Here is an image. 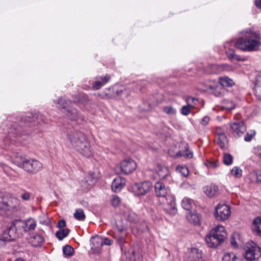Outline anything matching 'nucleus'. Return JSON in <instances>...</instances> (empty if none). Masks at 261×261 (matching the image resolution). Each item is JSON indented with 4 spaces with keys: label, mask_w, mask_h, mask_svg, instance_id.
Instances as JSON below:
<instances>
[{
    "label": "nucleus",
    "mask_w": 261,
    "mask_h": 261,
    "mask_svg": "<svg viewBox=\"0 0 261 261\" xmlns=\"http://www.w3.org/2000/svg\"><path fill=\"white\" fill-rule=\"evenodd\" d=\"M231 215L230 207L225 204H219L215 208V216L219 221H225Z\"/></svg>",
    "instance_id": "8"
},
{
    "label": "nucleus",
    "mask_w": 261,
    "mask_h": 261,
    "mask_svg": "<svg viewBox=\"0 0 261 261\" xmlns=\"http://www.w3.org/2000/svg\"><path fill=\"white\" fill-rule=\"evenodd\" d=\"M44 240L43 237L39 234H34L31 237L30 242L32 246L34 247L40 246L44 242Z\"/></svg>",
    "instance_id": "24"
},
{
    "label": "nucleus",
    "mask_w": 261,
    "mask_h": 261,
    "mask_svg": "<svg viewBox=\"0 0 261 261\" xmlns=\"http://www.w3.org/2000/svg\"><path fill=\"white\" fill-rule=\"evenodd\" d=\"M129 256L128 261H143L142 257L139 253H136L134 250H130L128 252Z\"/></svg>",
    "instance_id": "33"
},
{
    "label": "nucleus",
    "mask_w": 261,
    "mask_h": 261,
    "mask_svg": "<svg viewBox=\"0 0 261 261\" xmlns=\"http://www.w3.org/2000/svg\"><path fill=\"white\" fill-rule=\"evenodd\" d=\"M75 218L80 221L84 220L85 219V215L84 211L82 209H77L74 214Z\"/></svg>",
    "instance_id": "35"
},
{
    "label": "nucleus",
    "mask_w": 261,
    "mask_h": 261,
    "mask_svg": "<svg viewBox=\"0 0 261 261\" xmlns=\"http://www.w3.org/2000/svg\"><path fill=\"white\" fill-rule=\"evenodd\" d=\"M136 168V163L130 159L124 160L120 163L121 171L125 174L132 173Z\"/></svg>",
    "instance_id": "13"
},
{
    "label": "nucleus",
    "mask_w": 261,
    "mask_h": 261,
    "mask_svg": "<svg viewBox=\"0 0 261 261\" xmlns=\"http://www.w3.org/2000/svg\"><path fill=\"white\" fill-rule=\"evenodd\" d=\"M66 225V222L64 220H60L57 224V227L60 229H64L63 228Z\"/></svg>",
    "instance_id": "55"
},
{
    "label": "nucleus",
    "mask_w": 261,
    "mask_h": 261,
    "mask_svg": "<svg viewBox=\"0 0 261 261\" xmlns=\"http://www.w3.org/2000/svg\"><path fill=\"white\" fill-rule=\"evenodd\" d=\"M14 162L18 167L32 174L37 173L43 168L42 164L38 160L29 159L21 155L16 156Z\"/></svg>",
    "instance_id": "3"
},
{
    "label": "nucleus",
    "mask_w": 261,
    "mask_h": 261,
    "mask_svg": "<svg viewBox=\"0 0 261 261\" xmlns=\"http://www.w3.org/2000/svg\"><path fill=\"white\" fill-rule=\"evenodd\" d=\"M244 36L239 38L235 43V47L244 51H256L261 46L259 35L250 29L242 32Z\"/></svg>",
    "instance_id": "1"
},
{
    "label": "nucleus",
    "mask_w": 261,
    "mask_h": 261,
    "mask_svg": "<svg viewBox=\"0 0 261 261\" xmlns=\"http://www.w3.org/2000/svg\"><path fill=\"white\" fill-rule=\"evenodd\" d=\"M185 261H205V259L202 250L192 248L187 252Z\"/></svg>",
    "instance_id": "12"
},
{
    "label": "nucleus",
    "mask_w": 261,
    "mask_h": 261,
    "mask_svg": "<svg viewBox=\"0 0 261 261\" xmlns=\"http://www.w3.org/2000/svg\"><path fill=\"white\" fill-rule=\"evenodd\" d=\"M203 191L205 194L211 198L216 197L219 195V190L218 186L211 184L203 188Z\"/></svg>",
    "instance_id": "18"
},
{
    "label": "nucleus",
    "mask_w": 261,
    "mask_h": 261,
    "mask_svg": "<svg viewBox=\"0 0 261 261\" xmlns=\"http://www.w3.org/2000/svg\"><path fill=\"white\" fill-rule=\"evenodd\" d=\"M18 199L13 197L8 194H0V215L6 211H10L16 208L19 205Z\"/></svg>",
    "instance_id": "5"
},
{
    "label": "nucleus",
    "mask_w": 261,
    "mask_h": 261,
    "mask_svg": "<svg viewBox=\"0 0 261 261\" xmlns=\"http://www.w3.org/2000/svg\"><path fill=\"white\" fill-rule=\"evenodd\" d=\"M204 90L218 97L222 96L226 92V89L216 81L208 83Z\"/></svg>",
    "instance_id": "10"
},
{
    "label": "nucleus",
    "mask_w": 261,
    "mask_h": 261,
    "mask_svg": "<svg viewBox=\"0 0 261 261\" xmlns=\"http://www.w3.org/2000/svg\"><path fill=\"white\" fill-rule=\"evenodd\" d=\"M227 236L224 227L218 225L211 230L205 237V241L210 247L215 248L224 241Z\"/></svg>",
    "instance_id": "4"
},
{
    "label": "nucleus",
    "mask_w": 261,
    "mask_h": 261,
    "mask_svg": "<svg viewBox=\"0 0 261 261\" xmlns=\"http://www.w3.org/2000/svg\"><path fill=\"white\" fill-rule=\"evenodd\" d=\"M117 241H118V243H119L120 244H121L123 243V242H124V239H123V237H121L119 238L118 239V240H117Z\"/></svg>",
    "instance_id": "60"
},
{
    "label": "nucleus",
    "mask_w": 261,
    "mask_h": 261,
    "mask_svg": "<svg viewBox=\"0 0 261 261\" xmlns=\"http://www.w3.org/2000/svg\"><path fill=\"white\" fill-rule=\"evenodd\" d=\"M246 130V126L242 121H237L230 123V131L236 137L242 136Z\"/></svg>",
    "instance_id": "11"
},
{
    "label": "nucleus",
    "mask_w": 261,
    "mask_h": 261,
    "mask_svg": "<svg viewBox=\"0 0 261 261\" xmlns=\"http://www.w3.org/2000/svg\"><path fill=\"white\" fill-rule=\"evenodd\" d=\"M50 220L49 218L44 214L40 217V223L42 224L48 225H49Z\"/></svg>",
    "instance_id": "49"
},
{
    "label": "nucleus",
    "mask_w": 261,
    "mask_h": 261,
    "mask_svg": "<svg viewBox=\"0 0 261 261\" xmlns=\"http://www.w3.org/2000/svg\"><path fill=\"white\" fill-rule=\"evenodd\" d=\"M125 185V179L121 177L115 178L112 184V189L115 192H120Z\"/></svg>",
    "instance_id": "21"
},
{
    "label": "nucleus",
    "mask_w": 261,
    "mask_h": 261,
    "mask_svg": "<svg viewBox=\"0 0 261 261\" xmlns=\"http://www.w3.org/2000/svg\"><path fill=\"white\" fill-rule=\"evenodd\" d=\"M16 225L18 227L23 228L24 232H29L35 229L37 224L35 220L31 218L23 221H16Z\"/></svg>",
    "instance_id": "14"
},
{
    "label": "nucleus",
    "mask_w": 261,
    "mask_h": 261,
    "mask_svg": "<svg viewBox=\"0 0 261 261\" xmlns=\"http://www.w3.org/2000/svg\"><path fill=\"white\" fill-rule=\"evenodd\" d=\"M163 111L169 115H174L176 114V110L172 107H165L163 108Z\"/></svg>",
    "instance_id": "43"
},
{
    "label": "nucleus",
    "mask_w": 261,
    "mask_h": 261,
    "mask_svg": "<svg viewBox=\"0 0 261 261\" xmlns=\"http://www.w3.org/2000/svg\"><path fill=\"white\" fill-rule=\"evenodd\" d=\"M97 95L100 96L101 98L103 99H108L115 97L114 95H109L108 93H105L103 95H100L99 93H98Z\"/></svg>",
    "instance_id": "53"
},
{
    "label": "nucleus",
    "mask_w": 261,
    "mask_h": 261,
    "mask_svg": "<svg viewBox=\"0 0 261 261\" xmlns=\"http://www.w3.org/2000/svg\"><path fill=\"white\" fill-rule=\"evenodd\" d=\"M155 193L157 197H162L164 199L166 198L168 195L170 190L168 187L162 182L158 181L154 185Z\"/></svg>",
    "instance_id": "15"
},
{
    "label": "nucleus",
    "mask_w": 261,
    "mask_h": 261,
    "mask_svg": "<svg viewBox=\"0 0 261 261\" xmlns=\"http://www.w3.org/2000/svg\"><path fill=\"white\" fill-rule=\"evenodd\" d=\"M31 194L29 192H25L21 194V197L23 200H29L30 198Z\"/></svg>",
    "instance_id": "54"
},
{
    "label": "nucleus",
    "mask_w": 261,
    "mask_h": 261,
    "mask_svg": "<svg viewBox=\"0 0 261 261\" xmlns=\"http://www.w3.org/2000/svg\"><path fill=\"white\" fill-rule=\"evenodd\" d=\"M188 220L195 225H199L201 220V216L197 213H190L187 216Z\"/></svg>",
    "instance_id": "26"
},
{
    "label": "nucleus",
    "mask_w": 261,
    "mask_h": 261,
    "mask_svg": "<svg viewBox=\"0 0 261 261\" xmlns=\"http://www.w3.org/2000/svg\"><path fill=\"white\" fill-rule=\"evenodd\" d=\"M209 121H210V117L207 116H205L203 117L202 118V119H201L200 124L202 126H206L208 124Z\"/></svg>",
    "instance_id": "52"
},
{
    "label": "nucleus",
    "mask_w": 261,
    "mask_h": 261,
    "mask_svg": "<svg viewBox=\"0 0 261 261\" xmlns=\"http://www.w3.org/2000/svg\"><path fill=\"white\" fill-rule=\"evenodd\" d=\"M192 108L190 107L187 105L186 106H184L183 107H182V108L181 109V113L183 115L187 116L190 113L191 109Z\"/></svg>",
    "instance_id": "48"
},
{
    "label": "nucleus",
    "mask_w": 261,
    "mask_h": 261,
    "mask_svg": "<svg viewBox=\"0 0 261 261\" xmlns=\"http://www.w3.org/2000/svg\"><path fill=\"white\" fill-rule=\"evenodd\" d=\"M68 139L71 144L83 155L89 158L92 154L91 145L85 135L81 132H74L68 134Z\"/></svg>",
    "instance_id": "2"
},
{
    "label": "nucleus",
    "mask_w": 261,
    "mask_h": 261,
    "mask_svg": "<svg viewBox=\"0 0 261 261\" xmlns=\"http://www.w3.org/2000/svg\"><path fill=\"white\" fill-rule=\"evenodd\" d=\"M256 132L254 130H249L248 131L244 136V141L246 142H250L252 138L255 136Z\"/></svg>",
    "instance_id": "38"
},
{
    "label": "nucleus",
    "mask_w": 261,
    "mask_h": 261,
    "mask_svg": "<svg viewBox=\"0 0 261 261\" xmlns=\"http://www.w3.org/2000/svg\"><path fill=\"white\" fill-rule=\"evenodd\" d=\"M226 54L227 57L231 60H233L234 57L236 55L234 50L232 49H228L226 51Z\"/></svg>",
    "instance_id": "51"
},
{
    "label": "nucleus",
    "mask_w": 261,
    "mask_h": 261,
    "mask_svg": "<svg viewBox=\"0 0 261 261\" xmlns=\"http://www.w3.org/2000/svg\"><path fill=\"white\" fill-rule=\"evenodd\" d=\"M96 79L92 84V87L95 90H98L108 83L111 80V77L107 74L104 77H97Z\"/></svg>",
    "instance_id": "19"
},
{
    "label": "nucleus",
    "mask_w": 261,
    "mask_h": 261,
    "mask_svg": "<svg viewBox=\"0 0 261 261\" xmlns=\"http://www.w3.org/2000/svg\"><path fill=\"white\" fill-rule=\"evenodd\" d=\"M186 101L188 106L194 108L195 106L196 103L198 102V99L193 97H189L187 98Z\"/></svg>",
    "instance_id": "44"
},
{
    "label": "nucleus",
    "mask_w": 261,
    "mask_h": 261,
    "mask_svg": "<svg viewBox=\"0 0 261 261\" xmlns=\"http://www.w3.org/2000/svg\"><path fill=\"white\" fill-rule=\"evenodd\" d=\"M73 251V248L68 245H65L63 248V253L66 256H71Z\"/></svg>",
    "instance_id": "37"
},
{
    "label": "nucleus",
    "mask_w": 261,
    "mask_h": 261,
    "mask_svg": "<svg viewBox=\"0 0 261 261\" xmlns=\"http://www.w3.org/2000/svg\"><path fill=\"white\" fill-rule=\"evenodd\" d=\"M112 240L107 238L93 237L92 244L93 247L96 250H99L103 245H111Z\"/></svg>",
    "instance_id": "17"
},
{
    "label": "nucleus",
    "mask_w": 261,
    "mask_h": 261,
    "mask_svg": "<svg viewBox=\"0 0 261 261\" xmlns=\"http://www.w3.org/2000/svg\"><path fill=\"white\" fill-rule=\"evenodd\" d=\"M95 181V179L94 178H93L92 180H91V182L93 184Z\"/></svg>",
    "instance_id": "62"
},
{
    "label": "nucleus",
    "mask_w": 261,
    "mask_h": 261,
    "mask_svg": "<svg viewBox=\"0 0 261 261\" xmlns=\"http://www.w3.org/2000/svg\"><path fill=\"white\" fill-rule=\"evenodd\" d=\"M152 188V184L148 181L136 183L129 187V190L135 195H144Z\"/></svg>",
    "instance_id": "7"
},
{
    "label": "nucleus",
    "mask_w": 261,
    "mask_h": 261,
    "mask_svg": "<svg viewBox=\"0 0 261 261\" xmlns=\"http://www.w3.org/2000/svg\"><path fill=\"white\" fill-rule=\"evenodd\" d=\"M176 171L181 173V175L186 177L189 174V170L187 167L183 166H178L176 167Z\"/></svg>",
    "instance_id": "39"
},
{
    "label": "nucleus",
    "mask_w": 261,
    "mask_h": 261,
    "mask_svg": "<svg viewBox=\"0 0 261 261\" xmlns=\"http://www.w3.org/2000/svg\"><path fill=\"white\" fill-rule=\"evenodd\" d=\"M17 225L16 222L14 224H12L7 229L8 233H9L8 238L10 240V241H14L16 238L21 237L22 233L19 232L17 230Z\"/></svg>",
    "instance_id": "20"
},
{
    "label": "nucleus",
    "mask_w": 261,
    "mask_h": 261,
    "mask_svg": "<svg viewBox=\"0 0 261 261\" xmlns=\"http://www.w3.org/2000/svg\"><path fill=\"white\" fill-rule=\"evenodd\" d=\"M242 170L238 167H234L231 170V174L237 178H239L242 176Z\"/></svg>",
    "instance_id": "42"
},
{
    "label": "nucleus",
    "mask_w": 261,
    "mask_h": 261,
    "mask_svg": "<svg viewBox=\"0 0 261 261\" xmlns=\"http://www.w3.org/2000/svg\"><path fill=\"white\" fill-rule=\"evenodd\" d=\"M230 244L231 246L234 248L237 247V242L234 240V237L233 235L231 236V239H230Z\"/></svg>",
    "instance_id": "57"
},
{
    "label": "nucleus",
    "mask_w": 261,
    "mask_h": 261,
    "mask_svg": "<svg viewBox=\"0 0 261 261\" xmlns=\"http://www.w3.org/2000/svg\"><path fill=\"white\" fill-rule=\"evenodd\" d=\"M9 233H8V231L6 229L1 235L0 237V241H3L5 242H11L10 240L8 238Z\"/></svg>",
    "instance_id": "50"
},
{
    "label": "nucleus",
    "mask_w": 261,
    "mask_h": 261,
    "mask_svg": "<svg viewBox=\"0 0 261 261\" xmlns=\"http://www.w3.org/2000/svg\"><path fill=\"white\" fill-rule=\"evenodd\" d=\"M95 244H96V245L97 246V245H99V243H96Z\"/></svg>",
    "instance_id": "63"
},
{
    "label": "nucleus",
    "mask_w": 261,
    "mask_h": 261,
    "mask_svg": "<svg viewBox=\"0 0 261 261\" xmlns=\"http://www.w3.org/2000/svg\"><path fill=\"white\" fill-rule=\"evenodd\" d=\"M68 119L72 121H83L84 117L76 109H68L66 112H63Z\"/></svg>",
    "instance_id": "16"
},
{
    "label": "nucleus",
    "mask_w": 261,
    "mask_h": 261,
    "mask_svg": "<svg viewBox=\"0 0 261 261\" xmlns=\"http://www.w3.org/2000/svg\"><path fill=\"white\" fill-rule=\"evenodd\" d=\"M69 231L70 230L68 228L60 229L56 232V236L59 240L61 241L68 236Z\"/></svg>",
    "instance_id": "34"
},
{
    "label": "nucleus",
    "mask_w": 261,
    "mask_h": 261,
    "mask_svg": "<svg viewBox=\"0 0 261 261\" xmlns=\"http://www.w3.org/2000/svg\"><path fill=\"white\" fill-rule=\"evenodd\" d=\"M54 102L57 107L61 110L63 112H66L68 109V107L70 106L72 103V101L66 99L63 97L59 98L57 100H55Z\"/></svg>",
    "instance_id": "22"
},
{
    "label": "nucleus",
    "mask_w": 261,
    "mask_h": 261,
    "mask_svg": "<svg viewBox=\"0 0 261 261\" xmlns=\"http://www.w3.org/2000/svg\"><path fill=\"white\" fill-rule=\"evenodd\" d=\"M254 91L256 98L261 100V76L257 77Z\"/></svg>",
    "instance_id": "30"
},
{
    "label": "nucleus",
    "mask_w": 261,
    "mask_h": 261,
    "mask_svg": "<svg viewBox=\"0 0 261 261\" xmlns=\"http://www.w3.org/2000/svg\"><path fill=\"white\" fill-rule=\"evenodd\" d=\"M163 207L168 214L175 215L177 212L175 198L171 196H168L164 198L163 201Z\"/></svg>",
    "instance_id": "9"
},
{
    "label": "nucleus",
    "mask_w": 261,
    "mask_h": 261,
    "mask_svg": "<svg viewBox=\"0 0 261 261\" xmlns=\"http://www.w3.org/2000/svg\"><path fill=\"white\" fill-rule=\"evenodd\" d=\"M233 60H236L238 61H244L245 60L243 59L240 56L236 55H235Z\"/></svg>",
    "instance_id": "58"
},
{
    "label": "nucleus",
    "mask_w": 261,
    "mask_h": 261,
    "mask_svg": "<svg viewBox=\"0 0 261 261\" xmlns=\"http://www.w3.org/2000/svg\"><path fill=\"white\" fill-rule=\"evenodd\" d=\"M195 205L193 200L188 197H185L181 201L182 207L187 211H190Z\"/></svg>",
    "instance_id": "28"
},
{
    "label": "nucleus",
    "mask_w": 261,
    "mask_h": 261,
    "mask_svg": "<svg viewBox=\"0 0 261 261\" xmlns=\"http://www.w3.org/2000/svg\"><path fill=\"white\" fill-rule=\"evenodd\" d=\"M218 145L223 149L226 148L227 140L226 135L224 133H220L218 135L216 139Z\"/></svg>",
    "instance_id": "25"
},
{
    "label": "nucleus",
    "mask_w": 261,
    "mask_h": 261,
    "mask_svg": "<svg viewBox=\"0 0 261 261\" xmlns=\"http://www.w3.org/2000/svg\"><path fill=\"white\" fill-rule=\"evenodd\" d=\"M245 258L250 261L258 259L261 256L260 248L252 241L248 242L245 245Z\"/></svg>",
    "instance_id": "6"
},
{
    "label": "nucleus",
    "mask_w": 261,
    "mask_h": 261,
    "mask_svg": "<svg viewBox=\"0 0 261 261\" xmlns=\"http://www.w3.org/2000/svg\"><path fill=\"white\" fill-rule=\"evenodd\" d=\"M73 102L75 103H79L86 106L89 101L88 95L85 93H79L75 95L73 97Z\"/></svg>",
    "instance_id": "23"
},
{
    "label": "nucleus",
    "mask_w": 261,
    "mask_h": 261,
    "mask_svg": "<svg viewBox=\"0 0 261 261\" xmlns=\"http://www.w3.org/2000/svg\"><path fill=\"white\" fill-rule=\"evenodd\" d=\"M236 105L234 103L229 100H226L223 103V107L224 109L227 110H232L235 108Z\"/></svg>",
    "instance_id": "36"
},
{
    "label": "nucleus",
    "mask_w": 261,
    "mask_h": 261,
    "mask_svg": "<svg viewBox=\"0 0 261 261\" xmlns=\"http://www.w3.org/2000/svg\"><path fill=\"white\" fill-rule=\"evenodd\" d=\"M169 173L168 168L165 166H159L157 169V174L161 179L166 178Z\"/></svg>",
    "instance_id": "32"
},
{
    "label": "nucleus",
    "mask_w": 261,
    "mask_h": 261,
    "mask_svg": "<svg viewBox=\"0 0 261 261\" xmlns=\"http://www.w3.org/2000/svg\"><path fill=\"white\" fill-rule=\"evenodd\" d=\"M112 90L114 92L113 95H114L115 96H121L124 92V89L122 87L118 88L116 86H114L112 88Z\"/></svg>",
    "instance_id": "46"
},
{
    "label": "nucleus",
    "mask_w": 261,
    "mask_h": 261,
    "mask_svg": "<svg viewBox=\"0 0 261 261\" xmlns=\"http://www.w3.org/2000/svg\"><path fill=\"white\" fill-rule=\"evenodd\" d=\"M237 257L233 253H227L225 254L222 258V261H234Z\"/></svg>",
    "instance_id": "41"
},
{
    "label": "nucleus",
    "mask_w": 261,
    "mask_h": 261,
    "mask_svg": "<svg viewBox=\"0 0 261 261\" xmlns=\"http://www.w3.org/2000/svg\"><path fill=\"white\" fill-rule=\"evenodd\" d=\"M193 152L189 150V146L186 145L185 146V150L181 152V151H178L176 153L175 157L178 158L181 156H185L188 159H191L193 157Z\"/></svg>",
    "instance_id": "31"
},
{
    "label": "nucleus",
    "mask_w": 261,
    "mask_h": 261,
    "mask_svg": "<svg viewBox=\"0 0 261 261\" xmlns=\"http://www.w3.org/2000/svg\"><path fill=\"white\" fill-rule=\"evenodd\" d=\"M216 166H217L215 164V165H214V166H213V167H216Z\"/></svg>",
    "instance_id": "64"
},
{
    "label": "nucleus",
    "mask_w": 261,
    "mask_h": 261,
    "mask_svg": "<svg viewBox=\"0 0 261 261\" xmlns=\"http://www.w3.org/2000/svg\"><path fill=\"white\" fill-rule=\"evenodd\" d=\"M252 229L258 236L261 237V218H256L252 222Z\"/></svg>",
    "instance_id": "27"
},
{
    "label": "nucleus",
    "mask_w": 261,
    "mask_h": 261,
    "mask_svg": "<svg viewBox=\"0 0 261 261\" xmlns=\"http://www.w3.org/2000/svg\"><path fill=\"white\" fill-rule=\"evenodd\" d=\"M256 181L261 182V171H257L256 172Z\"/></svg>",
    "instance_id": "56"
},
{
    "label": "nucleus",
    "mask_w": 261,
    "mask_h": 261,
    "mask_svg": "<svg viewBox=\"0 0 261 261\" xmlns=\"http://www.w3.org/2000/svg\"><path fill=\"white\" fill-rule=\"evenodd\" d=\"M218 83L223 88L231 87L234 84L233 81L227 76L220 77Z\"/></svg>",
    "instance_id": "29"
},
{
    "label": "nucleus",
    "mask_w": 261,
    "mask_h": 261,
    "mask_svg": "<svg viewBox=\"0 0 261 261\" xmlns=\"http://www.w3.org/2000/svg\"><path fill=\"white\" fill-rule=\"evenodd\" d=\"M233 162V156L229 153H226L224 154L223 163L228 166L232 164Z\"/></svg>",
    "instance_id": "40"
},
{
    "label": "nucleus",
    "mask_w": 261,
    "mask_h": 261,
    "mask_svg": "<svg viewBox=\"0 0 261 261\" xmlns=\"http://www.w3.org/2000/svg\"><path fill=\"white\" fill-rule=\"evenodd\" d=\"M255 4L258 8L261 9V0H255Z\"/></svg>",
    "instance_id": "59"
},
{
    "label": "nucleus",
    "mask_w": 261,
    "mask_h": 261,
    "mask_svg": "<svg viewBox=\"0 0 261 261\" xmlns=\"http://www.w3.org/2000/svg\"><path fill=\"white\" fill-rule=\"evenodd\" d=\"M127 220L132 223H136L138 220V217L134 213H130L127 216Z\"/></svg>",
    "instance_id": "47"
},
{
    "label": "nucleus",
    "mask_w": 261,
    "mask_h": 261,
    "mask_svg": "<svg viewBox=\"0 0 261 261\" xmlns=\"http://www.w3.org/2000/svg\"><path fill=\"white\" fill-rule=\"evenodd\" d=\"M111 202L113 206L116 207L119 205L121 200L117 195H113L111 200Z\"/></svg>",
    "instance_id": "45"
},
{
    "label": "nucleus",
    "mask_w": 261,
    "mask_h": 261,
    "mask_svg": "<svg viewBox=\"0 0 261 261\" xmlns=\"http://www.w3.org/2000/svg\"><path fill=\"white\" fill-rule=\"evenodd\" d=\"M234 261H243V259L242 258L238 257L237 259H234Z\"/></svg>",
    "instance_id": "61"
}]
</instances>
